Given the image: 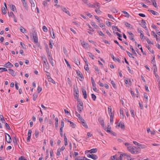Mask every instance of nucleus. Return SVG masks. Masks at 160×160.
I'll return each instance as SVG.
<instances>
[{
	"label": "nucleus",
	"mask_w": 160,
	"mask_h": 160,
	"mask_svg": "<svg viewBox=\"0 0 160 160\" xmlns=\"http://www.w3.org/2000/svg\"><path fill=\"white\" fill-rule=\"evenodd\" d=\"M127 149L132 154H135V152L136 154L138 152L137 147L135 146L132 147L131 146L130 147H127Z\"/></svg>",
	"instance_id": "f257e3e1"
},
{
	"label": "nucleus",
	"mask_w": 160,
	"mask_h": 160,
	"mask_svg": "<svg viewBox=\"0 0 160 160\" xmlns=\"http://www.w3.org/2000/svg\"><path fill=\"white\" fill-rule=\"evenodd\" d=\"M77 107L78 111L79 113H81L83 109V104L80 99H78Z\"/></svg>",
	"instance_id": "f03ea898"
},
{
	"label": "nucleus",
	"mask_w": 160,
	"mask_h": 160,
	"mask_svg": "<svg viewBox=\"0 0 160 160\" xmlns=\"http://www.w3.org/2000/svg\"><path fill=\"white\" fill-rule=\"evenodd\" d=\"M5 139L8 143H10L12 141V139L10 135L8 134L5 133Z\"/></svg>",
	"instance_id": "7ed1b4c3"
},
{
	"label": "nucleus",
	"mask_w": 160,
	"mask_h": 160,
	"mask_svg": "<svg viewBox=\"0 0 160 160\" xmlns=\"http://www.w3.org/2000/svg\"><path fill=\"white\" fill-rule=\"evenodd\" d=\"M33 38L35 43H37L38 42V39L37 32L34 31L33 33Z\"/></svg>",
	"instance_id": "20e7f679"
},
{
	"label": "nucleus",
	"mask_w": 160,
	"mask_h": 160,
	"mask_svg": "<svg viewBox=\"0 0 160 160\" xmlns=\"http://www.w3.org/2000/svg\"><path fill=\"white\" fill-rule=\"evenodd\" d=\"M79 120L82 122V125L84 127H85L86 128H88V127L87 125L85 120L83 119L82 118H80L79 119Z\"/></svg>",
	"instance_id": "39448f33"
},
{
	"label": "nucleus",
	"mask_w": 160,
	"mask_h": 160,
	"mask_svg": "<svg viewBox=\"0 0 160 160\" xmlns=\"http://www.w3.org/2000/svg\"><path fill=\"white\" fill-rule=\"evenodd\" d=\"M87 156L89 158H91L94 160H96L98 158V157L95 154H88L87 155Z\"/></svg>",
	"instance_id": "423d86ee"
},
{
	"label": "nucleus",
	"mask_w": 160,
	"mask_h": 160,
	"mask_svg": "<svg viewBox=\"0 0 160 160\" xmlns=\"http://www.w3.org/2000/svg\"><path fill=\"white\" fill-rule=\"evenodd\" d=\"M48 58L50 63L52 67L54 66V63L53 61V59L52 57L50 54H48Z\"/></svg>",
	"instance_id": "0eeeda50"
},
{
	"label": "nucleus",
	"mask_w": 160,
	"mask_h": 160,
	"mask_svg": "<svg viewBox=\"0 0 160 160\" xmlns=\"http://www.w3.org/2000/svg\"><path fill=\"white\" fill-rule=\"evenodd\" d=\"M142 26L143 28H145L146 31H148V28L146 25V23L145 21L144 20L142 19Z\"/></svg>",
	"instance_id": "6e6552de"
},
{
	"label": "nucleus",
	"mask_w": 160,
	"mask_h": 160,
	"mask_svg": "<svg viewBox=\"0 0 160 160\" xmlns=\"http://www.w3.org/2000/svg\"><path fill=\"white\" fill-rule=\"evenodd\" d=\"M8 13H9L8 12ZM8 15L9 16H11L13 18V20L15 22H17V20L16 18L15 17V16L14 15L13 13L12 12H10L9 13H8Z\"/></svg>",
	"instance_id": "1a4fd4ad"
},
{
	"label": "nucleus",
	"mask_w": 160,
	"mask_h": 160,
	"mask_svg": "<svg viewBox=\"0 0 160 160\" xmlns=\"http://www.w3.org/2000/svg\"><path fill=\"white\" fill-rule=\"evenodd\" d=\"M62 10L67 14H68L69 16H71V14L69 12V11L67 10V9L63 7L62 8Z\"/></svg>",
	"instance_id": "9d476101"
},
{
	"label": "nucleus",
	"mask_w": 160,
	"mask_h": 160,
	"mask_svg": "<svg viewBox=\"0 0 160 160\" xmlns=\"http://www.w3.org/2000/svg\"><path fill=\"white\" fill-rule=\"evenodd\" d=\"M4 66L7 68H11L13 66V65L10 62H8L6 64L4 65Z\"/></svg>",
	"instance_id": "9b49d317"
},
{
	"label": "nucleus",
	"mask_w": 160,
	"mask_h": 160,
	"mask_svg": "<svg viewBox=\"0 0 160 160\" xmlns=\"http://www.w3.org/2000/svg\"><path fill=\"white\" fill-rule=\"evenodd\" d=\"M8 71L9 73L11 74L12 76H15L16 73L14 72L13 70L12 69H8Z\"/></svg>",
	"instance_id": "f8f14e48"
},
{
	"label": "nucleus",
	"mask_w": 160,
	"mask_h": 160,
	"mask_svg": "<svg viewBox=\"0 0 160 160\" xmlns=\"http://www.w3.org/2000/svg\"><path fill=\"white\" fill-rule=\"evenodd\" d=\"M82 92L83 93V95L84 96V98L86 99L87 98V94L86 90L83 88L82 89Z\"/></svg>",
	"instance_id": "ddd939ff"
},
{
	"label": "nucleus",
	"mask_w": 160,
	"mask_h": 160,
	"mask_svg": "<svg viewBox=\"0 0 160 160\" xmlns=\"http://www.w3.org/2000/svg\"><path fill=\"white\" fill-rule=\"evenodd\" d=\"M97 151V149L96 148H93L88 151L90 153H95Z\"/></svg>",
	"instance_id": "4468645a"
},
{
	"label": "nucleus",
	"mask_w": 160,
	"mask_h": 160,
	"mask_svg": "<svg viewBox=\"0 0 160 160\" xmlns=\"http://www.w3.org/2000/svg\"><path fill=\"white\" fill-rule=\"evenodd\" d=\"M98 121L100 123L101 125L102 126L104 127V122L103 119L101 118H100L98 119Z\"/></svg>",
	"instance_id": "2eb2a0df"
},
{
	"label": "nucleus",
	"mask_w": 160,
	"mask_h": 160,
	"mask_svg": "<svg viewBox=\"0 0 160 160\" xmlns=\"http://www.w3.org/2000/svg\"><path fill=\"white\" fill-rule=\"evenodd\" d=\"M111 57H112V59L114 61H117L119 62H120V61H121L120 60V59L119 58H118L117 59H116V58H115V57H114V55L113 54H111Z\"/></svg>",
	"instance_id": "dca6fc26"
},
{
	"label": "nucleus",
	"mask_w": 160,
	"mask_h": 160,
	"mask_svg": "<svg viewBox=\"0 0 160 160\" xmlns=\"http://www.w3.org/2000/svg\"><path fill=\"white\" fill-rule=\"evenodd\" d=\"M77 74L78 76H79L80 78H81V79H84V77L83 76L82 74V73H81L80 71H77Z\"/></svg>",
	"instance_id": "f3484780"
},
{
	"label": "nucleus",
	"mask_w": 160,
	"mask_h": 160,
	"mask_svg": "<svg viewBox=\"0 0 160 160\" xmlns=\"http://www.w3.org/2000/svg\"><path fill=\"white\" fill-rule=\"evenodd\" d=\"M9 7H10L11 9L13 11H14L16 9V8L15 6L14 5H8Z\"/></svg>",
	"instance_id": "a211bd4d"
},
{
	"label": "nucleus",
	"mask_w": 160,
	"mask_h": 160,
	"mask_svg": "<svg viewBox=\"0 0 160 160\" xmlns=\"http://www.w3.org/2000/svg\"><path fill=\"white\" fill-rule=\"evenodd\" d=\"M138 147L139 148L142 149L145 148H146V146L145 145H142L140 143L139 144Z\"/></svg>",
	"instance_id": "6ab92c4d"
},
{
	"label": "nucleus",
	"mask_w": 160,
	"mask_h": 160,
	"mask_svg": "<svg viewBox=\"0 0 160 160\" xmlns=\"http://www.w3.org/2000/svg\"><path fill=\"white\" fill-rule=\"evenodd\" d=\"M148 11H149L150 12H151L153 14L155 15H158L159 14L158 13L152 10H148Z\"/></svg>",
	"instance_id": "aec40b11"
},
{
	"label": "nucleus",
	"mask_w": 160,
	"mask_h": 160,
	"mask_svg": "<svg viewBox=\"0 0 160 160\" xmlns=\"http://www.w3.org/2000/svg\"><path fill=\"white\" fill-rule=\"evenodd\" d=\"M112 28L113 30H115L116 31H117L119 32H121V31L120 29H119L117 26H112Z\"/></svg>",
	"instance_id": "412c9836"
},
{
	"label": "nucleus",
	"mask_w": 160,
	"mask_h": 160,
	"mask_svg": "<svg viewBox=\"0 0 160 160\" xmlns=\"http://www.w3.org/2000/svg\"><path fill=\"white\" fill-rule=\"evenodd\" d=\"M55 127L56 128H57L58 126V118H56L55 119Z\"/></svg>",
	"instance_id": "4be33fe9"
},
{
	"label": "nucleus",
	"mask_w": 160,
	"mask_h": 160,
	"mask_svg": "<svg viewBox=\"0 0 160 160\" xmlns=\"http://www.w3.org/2000/svg\"><path fill=\"white\" fill-rule=\"evenodd\" d=\"M125 25L127 27L131 28H132V26L127 22H125Z\"/></svg>",
	"instance_id": "5701e85b"
},
{
	"label": "nucleus",
	"mask_w": 160,
	"mask_h": 160,
	"mask_svg": "<svg viewBox=\"0 0 160 160\" xmlns=\"http://www.w3.org/2000/svg\"><path fill=\"white\" fill-rule=\"evenodd\" d=\"M107 130H106L105 129V130L107 131L108 132H110V130L111 129V127L109 125V123L108 124L107 127Z\"/></svg>",
	"instance_id": "b1692460"
},
{
	"label": "nucleus",
	"mask_w": 160,
	"mask_h": 160,
	"mask_svg": "<svg viewBox=\"0 0 160 160\" xmlns=\"http://www.w3.org/2000/svg\"><path fill=\"white\" fill-rule=\"evenodd\" d=\"M130 49L132 50V53L134 54L135 55V56H137V54L136 53V52L135 51L134 49L132 46L131 45H130Z\"/></svg>",
	"instance_id": "393cba45"
},
{
	"label": "nucleus",
	"mask_w": 160,
	"mask_h": 160,
	"mask_svg": "<svg viewBox=\"0 0 160 160\" xmlns=\"http://www.w3.org/2000/svg\"><path fill=\"white\" fill-rule=\"evenodd\" d=\"M64 127V122L63 120H62L61 121V125H60V129H61L63 130V128Z\"/></svg>",
	"instance_id": "a878e982"
},
{
	"label": "nucleus",
	"mask_w": 160,
	"mask_h": 160,
	"mask_svg": "<svg viewBox=\"0 0 160 160\" xmlns=\"http://www.w3.org/2000/svg\"><path fill=\"white\" fill-rule=\"evenodd\" d=\"M74 62L78 66H79L80 64V62L77 58H75Z\"/></svg>",
	"instance_id": "bb28decb"
},
{
	"label": "nucleus",
	"mask_w": 160,
	"mask_h": 160,
	"mask_svg": "<svg viewBox=\"0 0 160 160\" xmlns=\"http://www.w3.org/2000/svg\"><path fill=\"white\" fill-rule=\"evenodd\" d=\"M6 9L4 7L2 8V13L4 15L5 14L7 13Z\"/></svg>",
	"instance_id": "cd10ccee"
},
{
	"label": "nucleus",
	"mask_w": 160,
	"mask_h": 160,
	"mask_svg": "<svg viewBox=\"0 0 160 160\" xmlns=\"http://www.w3.org/2000/svg\"><path fill=\"white\" fill-rule=\"evenodd\" d=\"M119 127L120 126L121 128L123 129L124 128H125V125L124 124V123L122 122H120L119 124V125H118Z\"/></svg>",
	"instance_id": "c85d7f7f"
},
{
	"label": "nucleus",
	"mask_w": 160,
	"mask_h": 160,
	"mask_svg": "<svg viewBox=\"0 0 160 160\" xmlns=\"http://www.w3.org/2000/svg\"><path fill=\"white\" fill-rule=\"evenodd\" d=\"M22 3L24 7L27 8V4L26 3V0H24V1H22Z\"/></svg>",
	"instance_id": "c756f323"
},
{
	"label": "nucleus",
	"mask_w": 160,
	"mask_h": 160,
	"mask_svg": "<svg viewBox=\"0 0 160 160\" xmlns=\"http://www.w3.org/2000/svg\"><path fill=\"white\" fill-rule=\"evenodd\" d=\"M49 81V82H52V83L55 84V81L51 78V77H50L48 78Z\"/></svg>",
	"instance_id": "7c9ffc66"
},
{
	"label": "nucleus",
	"mask_w": 160,
	"mask_h": 160,
	"mask_svg": "<svg viewBox=\"0 0 160 160\" xmlns=\"http://www.w3.org/2000/svg\"><path fill=\"white\" fill-rule=\"evenodd\" d=\"M42 60L44 63H46V62H47V60L45 56H43L42 57Z\"/></svg>",
	"instance_id": "2f4dec72"
},
{
	"label": "nucleus",
	"mask_w": 160,
	"mask_h": 160,
	"mask_svg": "<svg viewBox=\"0 0 160 160\" xmlns=\"http://www.w3.org/2000/svg\"><path fill=\"white\" fill-rule=\"evenodd\" d=\"M146 47L147 48L149 51L151 53L154 54V51L153 50H151L150 47L149 46H147Z\"/></svg>",
	"instance_id": "473e14b6"
},
{
	"label": "nucleus",
	"mask_w": 160,
	"mask_h": 160,
	"mask_svg": "<svg viewBox=\"0 0 160 160\" xmlns=\"http://www.w3.org/2000/svg\"><path fill=\"white\" fill-rule=\"evenodd\" d=\"M52 43L53 41L50 39L49 41V47L51 48H52Z\"/></svg>",
	"instance_id": "72a5a7b5"
},
{
	"label": "nucleus",
	"mask_w": 160,
	"mask_h": 160,
	"mask_svg": "<svg viewBox=\"0 0 160 160\" xmlns=\"http://www.w3.org/2000/svg\"><path fill=\"white\" fill-rule=\"evenodd\" d=\"M126 52L129 57L131 58H135L134 57L132 56V54L131 52L127 51H126Z\"/></svg>",
	"instance_id": "f704fd0d"
},
{
	"label": "nucleus",
	"mask_w": 160,
	"mask_h": 160,
	"mask_svg": "<svg viewBox=\"0 0 160 160\" xmlns=\"http://www.w3.org/2000/svg\"><path fill=\"white\" fill-rule=\"evenodd\" d=\"M120 112L121 118L122 117V118H124V115L123 114V110L122 109H120Z\"/></svg>",
	"instance_id": "c9c22d12"
},
{
	"label": "nucleus",
	"mask_w": 160,
	"mask_h": 160,
	"mask_svg": "<svg viewBox=\"0 0 160 160\" xmlns=\"http://www.w3.org/2000/svg\"><path fill=\"white\" fill-rule=\"evenodd\" d=\"M123 13L125 14V16L127 17L128 18L129 17V14L126 11H123Z\"/></svg>",
	"instance_id": "e433bc0d"
},
{
	"label": "nucleus",
	"mask_w": 160,
	"mask_h": 160,
	"mask_svg": "<svg viewBox=\"0 0 160 160\" xmlns=\"http://www.w3.org/2000/svg\"><path fill=\"white\" fill-rule=\"evenodd\" d=\"M60 152H61V151L60 150V148H58L57 149V153H56L57 156H59L60 155Z\"/></svg>",
	"instance_id": "4c0bfd02"
},
{
	"label": "nucleus",
	"mask_w": 160,
	"mask_h": 160,
	"mask_svg": "<svg viewBox=\"0 0 160 160\" xmlns=\"http://www.w3.org/2000/svg\"><path fill=\"white\" fill-rule=\"evenodd\" d=\"M45 66V67L47 69H48L49 68V64L48 62H46V63H44V66Z\"/></svg>",
	"instance_id": "58836bf2"
},
{
	"label": "nucleus",
	"mask_w": 160,
	"mask_h": 160,
	"mask_svg": "<svg viewBox=\"0 0 160 160\" xmlns=\"http://www.w3.org/2000/svg\"><path fill=\"white\" fill-rule=\"evenodd\" d=\"M153 2V5L155 7L157 8L158 6L157 5V4L156 2V1L155 0H153L152 1Z\"/></svg>",
	"instance_id": "ea45409f"
},
{
	"label": "nucleus",
	"mask_w": 160,
	"mask_h": 160,
	"mask_svg": "<svg viewBox=\"0 0 160 160\" xmlns=\"http://www.w3.org/2000/svg\"><path fill=\"white\" fill-rule=\"evenodd\" d=\"M4 71H7V69L5 68H0V72H1Z\"/></svg>",
	"instance_id": "a19ab883"
},
{
	"label": "nucleus",
	"mask_w": 160,
	"mask_h": 160,
	"mask_svg": "<svg viewBox=\"0 0 160 160\" xmlns=\"http://www.w3.org/2000/svg\"><path fill=\"white\" fill-rule=\"evenodd\" d=\"M111 160H117L116 155H114L111 157Z\"/></svg>",
	"instance_id": "79ce46f5"
},
{
	"label": "nucleus",
	"mask_w": 160,
	"mask_h": 160,
	"mask_svg": "<svg viewBox=\"0 0 160 160\" xmlns=\"http://www.w3.org/2000/svg\"><path fill=\"white\" fill-rule=\"evenodd\" d=\"M94 68L95 70L97 72L98 74L100 73L99 70L98 68V67L96 66H94Z\"/></svg>",
	"instance_id": "37998d69"
},
{
	"label": "nucleus",
	"mask_w": 160,
	"mask_h": 160,
	"mask_svg": "<svg viewBox=\"0 0 160 160\" xmlns=\"http://www.w3.org/2000/svg\"><path fill=\"white\" fill-rule=\"evenodd\" d=\"M20 45L22 47L23 49H26V46L22 42H20Z\"/></svg>",
	"instance_id": "c03bdc74"
},
{
	"label": "nucleus",
	"mask_w": 160,
	"mask_h": 160,
	"mask_svg": "<svg viewBox=\"0 0 160 160\" xmlns=\"http://www.w3.org/2000/svg\"><path fill=\"white\" fill-rule=\"evenodd\" d=\"M111 83L113 87L114 88H117L116 85L115 83H114V82L113 81H111Z\"/></svg>",
	"instance_id": "a18cd8bd"
},
{
	"label": "nucleus",
	"mask_w": 160,
	"mask_h": 160,
	"mask_svg": "<svg viewBox=\"0 0 160 160\" xmlns=\"http://www.w3.org/2000/svg\"><path fill=\"white\" fill-rule=\"evenodd\" d=\"M20 31L21 32L24 33L26 31V30L22 26H21L20 28Z\"/></svg>",
	"instance_id": "49530a36"
},
{
	"label": "nucleus",
	"mask_w": 160,
	"mask_h": 160,
	"mask_svg": "<svg viewBox=\"0 0 160 160\" xmlns=\"http://www.w3.org/2000/svg\"><path fill=\"white\" fill-rule=\"evenodd\" d=\"M34 134L36 138H37L38 136L39 132L38 130H35L34 133Z\"/></svg>",
	"instance_id": "de8ad7c7"
},
{
	"label": "nucleus",
	"mask_w": 160,
	"mask_h": 160,
	"mask_svg": "<svg viewBox=\"0 0 160 160\" xmlns=\"http://www.w3.org/2000/svg\"><path fill=\"white\" fill-rule=\"evenodd\" d=\"M37 95L36 94H34L33 95V99L34 101H35L37 98Z\"/></svg>",
	"instance_id": "09e8293b"
},
{
	"label": "nucleus",
	"mask_w": 160,
	"mask_h": 160,
	"mask_svg": "<svg viewBox=\"0 0 160 160\" xmlns=\"http://www.w3.org/2000/svg\"><path fill=\"white\" fill-rule=\"evenodd\" d=\"M88 55L89 56V57L91 58L92 59H94V55L90 52H88Z\"/></svg>",
	"instance_id": "8fccbe9b"
},
{
	"label": "nucleus",
	"mask_w": 160,
	"mask_h": 160,
	"mask_svg": "<svg viewBox=\"0 0 160 160\" xmlns=\"http://www.w3.org/2000/svg\"><path fill=\"white\" fill-rule=\"evenodd\" d=\"M92 98L94 101L96 100V96L94 94H91Z\"/></svg>",
	"instance_id": "3c124183"
},
{
	"label": "nucleus",
	"mask_w": 160,
	"mask_h": 160,
	"mask_svg": "<svg viewBox=\"0 0 160 160\" xmlns=\"http://www.w3.org/2000/svg\"><path fill=\"white\" fill-rule=\"evenodd\" d=\"M42 29H43V31L45 32H48L47 28L45 26H43Z\"/></svg>",
	"instance_id": "603ef678"
},
{
	"label": "nucleus",
	"mask_w": 160,
	"mask_h": 160,
	"mask_svg": "<svg viewBox=\"0 0 160 160\" xmlns=\"http://www.w3.org/2000/svg\"><path fill=\"white\" fill-rule=\"evenodd\" d=\"M84 68L87 71H88L89 70V68H88V64H86V65L84 66Z\"/></svg>",
	"instance_id": "864d4df0"
},
{
	"label": "nucleus",
	"mask_w": 160,
	"mask_h": 160,
	"mask_svg": "<svg viewBox=\"0 0 160 160\" xmlns=\"http://www.w3.org/2000/svg\"><path fill=\"white\" fill-rule=\"evenodd\" d=\"M144 98L145 99V101L146 102H147L148 101V96L147 94H144Z\"/></svg>",
	"instance_id": "5fc2aeb1"
},
{
	"label": "nucleus",
	"mask_w": 160,
	"mask_h": 160,
	"mask_svg": "<svg viewBox=\"0 0 160 160\" xmlns=\"http://www.w3.org/2000/svg\"><path fill=\"white\" fill-rule=\"evenodd\" d=\"M111 11L112 12L114 13H116L118 12L117 10L114 8H112L111 9Z\"/></svg>",
	"instance_id": "6e6d98bb"
},
{
	"label": "nucleus",
	"mask_w": 160,
	"mask_h": 160,
	"mask_svg": "<svg viewBox=\"0 0 160 160\" xmlns=\"http://www.w3.org/2000/svg\"><path fill=\"white\" fill-rule=\"evenodd\" d=\"M32 133V131L31 130H29L28 132V137H31V134Z\"/></svg>",
	"instance_id": "4d7b16f0"
},
{
	"label": "nucleus",
	"mask_w": 160,
	"mask_h": 160,
	"mask_svg": "<svg viewBox=\"0 0 160 160\" xmlns=\"http://www.w3.org/2000/svg\"><path fill=\"white\" fill-rule=\"evenodd\" d=\"M108 113L112 112V109L111 106H109L108 107Z\"/></svg>",
	"instance_id": "13d9d810"
},
{
	"label": "nucleus",
	"mask_w": 160,
	"mask_h": 160,
	"mask_svg": "<svg viewBox=\"0 0 160 160\" xmlns=\"http://www.w3.org/2000/svg\"><path fill=\"white\" fill-rule=\"evenodd\" d=\"M91 24L95 28L97 29L98 28V26L97 25H96L95 23V22H92V23H91Z\"/></svg>",
	"instance_id": "bf43d9fd"
},
{
	"label": "nucleus",
	"mask_w": 160,
	"mask_h": 160,
	"mask_svg": "<svg viewBox=\"0 0 160 160\" xmlns=\"http://www.w3.org/2000/svg\"><path fill=\"white\" fill-rule=\"evenodd\" d=\"M42 88L40 86H38L37 88V90L38 93H39L42 90Z\"/></svg>",
	"instance_id": "052dcab7"
},
{
	"label": "nucleus",
	"mask_w": 160,
	"mask_h": 160,
	"mask_svg": "<svg viewBox=\"0 0 160 160\" xmlns=\"http://www.w3.org/2000/svg\"><path fill=\"white\" fill-rule=\"evenodd\" d=\"M153 66L154 67V73H155V72L157 71V68L156 64H153Z\"/></svg>",
	"instance_id": "680f3d73"
},
{
	"label": "nucleus",
	"mask_w": 160,
	"mask_h": 160,
	"mask_svg": "<svg viewBox=\"0 0 160 160\" xmlns=\"http://www.w3.org/2000/svg\"><path fill=\"white\" fill-rule=\"evenodd\" d=\"M95 11L97 14H101V12L99 9H95Z\"/></svg>",
	"instance_id": "e2e57ef3"
},
{
	"label": "nucleus",
	"mask_w": 160,
	"mask_h": 160,
	"mask_svg": "<svg viewBox=\"0 0 160 160\" xmlns=\"http://www.w3.org/2000/svg\"><path fill=\"white\" fill-rule=\"evenodd\" d=\"M5 126L6 128L8 129V130H10L11 128H10V126H9V125L7 123H5Z\"/></svg>",
	"instance_id": "0e129e2a"
},
{
	"label": "nucleus",
	"mask_w": 160,
	"mask_h": 160,
	"mask_svg": "<svg viewBox=\"0 0 160 160\" xmlns=\"http://www.w3.org/2000/svg\"><path fill=\"white\" fill-rule=\"evenodd\" d=\"M74 92L76 94L78 95L79 94V91L78 89H75L74 88Z\"/></svg>",
	"instance_id": "69168bd1"
},
{
	"label": "nucleus",
	"mask_w": 160,
	"mask_h": 160,
	"mask_svg": "<svg viewBox=\"0 0 160 160\" xmlns=\"http://www.w3.org/2000/svg\"><path fill=\"white\" fill-rule=\"evenodd\" d=\"M70 126L71 127H72V128H75L74 125L75 124L74 123L72 122H70Z\"/></svg>",
	"instance_id": "338daca9"
},
{
	"label": "nucleus",
	"mask_w": 160,
	"mask_h": 160,
	"mask_svg": "<svg viewBox=\"0 0 160 160\" xmlns=\"http://www.w3.org/2000/svg\"><path fill=\"white\" fill-rule=\"evenodd\" d=\"M82 157H79L75 158V160H84L82 159Z\"/></svg>",
	"instance_id": "774afa93"
}]
</instances>
